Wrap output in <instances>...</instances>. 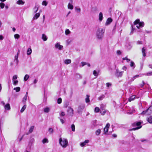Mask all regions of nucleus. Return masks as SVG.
I'll return each instance as SVG.
<instances>
[{
	"mask_svg": "<svg viewBox=\"0 0 152 152\" xmlns=\"http://www.w3.org/2000/svg\"><path fill=\"white\" fill-rule=\"evenodd\" d=\"M84 107L83 105H80L78 107V109L77 110V112L80 113L81 112H82L84 109Z\"/></svg>",
	"mask_w": 152,
	"mask_h": 152,
	"instance_id": "nucleus-7",
	"label": "nucleus"
},
{
	"mask_svg": "<svg viewBox=\"0 0 152 152\" xmlns=\"http://www.w3.org/2000/svg\"><path fill=\"white\" fill-rule=\"evenodd\" d=\"M62 102V99L61 98H59L57 100V103L58 104H60Z\"/></svg>",
	"mask_w": 152,
	"mask_h": 152,
	"instance_id": "nucleus-49",
	"label": "nucleus"
},
{
	"mask_svg": "<svg viewBox=\"0 0 152 152\" xmlns=\"http://www.w3.org/2000/svg\"><path fill=\"white\" fill-rule=\"evenodd\" d=\"M122 69L126 71L127 69V67L125 66H124L122 68Z\"/></svg>",
	"mask_w": 152,
	"mask_h": 152,
	"instance_id": "nucleus-61",
	"label": "nucleus"
},
{
	"mask_svg": "<svg viewBox=\"0 0 152 152\" xmlns=\"http://www.w3.org/2000/svg\"><path fill=\"white\" fill-rule=\"evenodd\" d=\"M112 19L110 18H108L107 20L105 23L106 25H108L110 24V23L112 21Z\"/></svg>",
	"mask_w": 152,
	"mask_h": 152,
	"instance_id": "nucleus-12",
	"label": "nucleus"
},
{
	"mask_svg": "<svg viewBox=\"0 0 152 152\" xmlns=\"http://www.w3.org/2000/svg\"><path fill=\"white\" fill-rule=\"evenodd\" d=\"M135 98V96H132L128 100L129 102H131L132 101L134 100Z\"/></svg>",
	"mask_w": 152,
	"mask_h": 152,
	"instance_id": "nucleus-28",
	"label": "nucleus"
},
{
	"mask_svg": "<svg viewBox=\"0 0 152 152\" xmlns=\"http://www.w3.org/2000/svg\"><path fill=\"white\" fill-rule=\"evenodd\" d=\"M145 75L147 76L152 75V72H148L146 73Z\"/></svg>",
	"mask_w": 152,
	"mask_h": 152,
	"instance_id": "nucleus-51",
	"label": "nucleus"
},
{
	"mask_svg": "<svg viewBox=\"0 0 152 152\" xmlns=\"http://www.w3.org/2000/svg\"><path fill=\"white\" fill-rule=\"evenodd\" d=\"M75 77L77 79H80L82 78V76L79 73H77L75 75Z\"/></svg>",
	"mask_w": 152,
	"mask_h": 152,
	"instance_id": "nucleus-13",
	"label": "nucleus"
},
{
	"mask_svg": "<svg viewBox=\"0 0 152 152\" xmlns=\"http://www.w3.org/2000/svg\"><path fill=\"white\" fill-rule=\"evenodd\" d=\"M110 124L109 123H107L106 126L104 128V134H106L107 132H108V129L109 128Z\"/></svg>",
	"mask_w": 152,
	"mask_h": 152,
	"instance_id": "nucleus-6",
	"label": "nucleus"
},
{
	"mask_svg": "<svg viewBox=\"0 0 152 152\" xmlns=\"http://www.w3.org/2000/svg\"><path fill=\"white\" fill-rule=\"evenodd\" d=\"M40 14L39 13H36L34 16L33 20H36L40 16Z\"/></svg>",
	"mask_w": 152,
	"mask_h": 152,
	"instance_id": "nucleus-15",
	"label": "nucleus"
},
{
	"mask_svg": "<svg viewBox=\"0 0 152 152\" xmlns=\"http://www.w3.org/2000/svg\"><path fill=\"white\" fill-rule=\"evenodd\" d=\"M38 10V7H37L36 6L34 8L33 10L34 13H36Z\"/></svg>",
	"mask_w": 152,
	"mask_h": 152,
	"instance_id": "nucleus-25",
	"label": "nucleus"
},
{
	"mask_svg": "<svg viewBox=\"0 0 152 152\" xmlns=\"http://www.w3.org/2000/svg\"><path fill=\"white\" fill-rule=\"evenodd\" d=\"M152 113V106H150L146 110L143 111L141 113L142 115H144L145 114H149Z\"/></svg>",
	"mask_w": 152,
	"mask_h": 152,
	"instance_id": "nucleus-3",
	"label": "nucleus"
},
{
	"mask_svg": "<svg viewBox=\"0 0 152 152\" xmlns=\"http://www.w3.org/2000/svg\"><path fill=\"white\" fill-rule=\"evenodd\" d=\"M18 55H16L15 56V59L14 60V62H15L16 64V65H17L18 63Z\"/></svg>",
	"mask_w": 152,
	"mask_h": 152,
	"instance_id": "nucleus-16",
	"label": "nucleus"
},
{
	"mask_svg": "<svg viewBox=\"0 0 152 152\" xmlns=\"http://www.w3.org/2000/svg\"><path fill=\"white\" fill-rule=\"evenodd\" d=\"M59 141L60 144L63 148H66L68 144V141L67 139L60 138Z\"/></svg>",
	"mask_w": 152,
	"mask_h": 152,
	"instance_id": "nucleus-2",
	"label": "nucleus"
},
{
	"mask_svg": "<svg viewBox=\"0 0 152 152\" xmlns=\"http://www.w3.org/2000/svg\"><path fill=\"white\" fill-rule=\"evenodd\" d=\"M146 120L150 124H152V116H148L146 118Z\"/></svg>",
	"mask_w": 152,
	"mask_h": 152,
	"instance_id": "nucleus-9",
	"label": "nucleus"
},
{
	"mask_svg": "<svg viewBox=\"0 0 152 152\" xmlns=\"http://www.w3.org/2000/svg\"><path fill=\"white\" fill-rule=\"evenodd\" d=\"M87 83V81L86 80H85L83 81V85H85Z\"/></svg>",
	"mask_w": 152,
	"mask_h": 152,
	"instance_id": "nucleus-64",
	"label": "nucleus"
},
{
	"mask_svg": "<svg viewBox=\"0 0 152 152\" xmlns=\"http://www.w3.org/2000/svg\"><path fill=\"white\" fill-rule=\"evenodd\" d=\"M47 2H46V1H43L42 3V4L43 5H45L46 6L47 5Z\"/></svg>",
	"mask_w": 152,
	"mask_h": 152,
	"instance_id": "nucleus-48",
	"label": "nucleus"
},
{
	"mask_svg": "<svg viewBox=\"0 0 152 152\" xmlns=\"http://www.w3.org/2000/svg\"><path fill=\"white\" fill-rule=\"evenodd\" d=\"M105 31L104 28H99L96 31V36L99 40H102Z\"/></svg>",
	"mask_w": 152,
	"mask_h": 152,
	"instance_id": "nucleus-1",
	"label": "nucleus"
},
{
	"mask_svg": "<svg viewBox=\"0 0 152 152\" xmlns=\"http://www.w3.org/2000/svg\"><path fill=\"white\" fill-rule=\"evenodd\" d=\"M93 74L95 76H97L98 75V73L96 70H94L93 71Z\"/></svg>",
	"mask_w": 152,
	"mask_h": 152,
	"instance_id": "nucleus-44",
	"label": "nucleus"
},
{
	"mask_svg": "<svg viewBox=\"0 0 152 152\" xmlns=\"http://www.w3.org/2000/svg\"><path fill=\"white\" fill-rule=\"evenodd\" d=\"M124 72L123 71H121L120 72L119 71V69H117L116 71V75L118 77H121L122 74H123Z\"/></svg>",
	"mask_w": 152,
	"mask_h": 152,
	"instance_id": "nucleus-5",
	"label": "nucleus"
},
{
	"mask_svg": "<svg viewBox=\"0 0 152 152\" xmlns=\"http://www.w3.org/2000/svg\"><path fill=\"white\" fill-rule=\"evenodd\" d=\"M145 83L143 81H142V83L140 85V86L142 88L144 85Z\"/></svg>",
	"mask_w": 152,
	"mask_h": 152,
	"instance_id": "nucleus-57",
	"label": "nucleus"
},
{
	"mask_svg": "<svg viewBox=\"0 0 152 152\" xmlns=\"http://www.w3.org/2000/svg\"><path fill=\"white\" fill-rule=\"evenodd\" d=\"M27 97H26V95H25L23 98L22 101L24 104H26V102L27 99Z\"/></svg>",
	"mask_w": 152,
	"mask_h": 152,
	"instance_id": "nucleus-19",
	"label": "nucleus"
},
{
	"mask_svg": "<svg viewBox=\"0 0 152 152\" xmlns=\"http://www.w3.org/2000/svg\"><path fill=\"white\" fill-rule=\"evenodd\" d=\"M4 108L6 110H10V106L9 104H7L4 106Z\"/></svg>",
	"mask_w": 152,
	"mask_h": 152,
	"instance_id": "nucleus-10",
	"label": "nucleus"
},
{
	"mask_svg": "<svg viewBox=\"0 0 152 152\" xmlns=\"http://www.w3.org/2000/svg\"><path fill=\"white\" fill-rule=\"evenodd\" d=\"M139 26L140 27H143L144 25V23L143 22H140L139 23Z\"/></svg>",
	"mask_w": 152,
	"mask_h": 152,
	"instance_id": "nucleus-32",
	"label": "nucleus"
},
{
	"mask_svg": "<svg viewBox=\"0 0 152 152\" xmlns=\"http://www.w3.org/2000/svg\"><path fill=\"white\" fill-rule=\"evenodd\" d=\"M17 76L16 75H14L13 77L12 80H16L17 78Z\"/></svg>",
	"mask_w": 152,
	"mask_h": 152,
	"instance_id": "nucleus-52",
	"label": "nucleus"
},
{
	"mask_svg": "<svg viewBox=\"0 0 152 152\" xmlns=\"http://www.w3.org/2000/svg\"><path fill=\"white\" fill-rule=\"evenodd\" d=\"M71 3H69L68 5V8L70 10H72L73 9V6L72 5V0H70Z\"/></svg>",
	"mask_w": 152,
	"mask_h": 152,
	"instance_id": "nucleus-11",
	"label": "nucleus"
},
{
	"mask_svg": "<svg viewBox=\"0 0 152 152\" xmlns=\"http://www.w3.org/2000/svg\"><path fill=\"white\" fill-rule=\"evenodd\" d=\"M42 39L44 41H46L47 40V37L45 34H42Z\"/></svg>",
	"mask_w": 152,
	"mask_h": 152,
	"instance_id": "nucleus-23",
	"label": "nucleus"
},
{
	"mask_svg": "<svg viewBox=\"0 0 152 152\" xmlns=\"http://www.w3.org/2000/svg\"><path fill=\"white\" fill-rule=\"evenodd\" d=\"M141 123L140 122H136V123H134V124H136V125L137 126H139L137 127L134 128L132 129L133 130H136L140 128H141L142 127V126H140V125L141 124Z\"/></svg>",
	"mask_w": 152,
	"mask_h": 152,
	"instance_id": "nucleus-4",
	"label": "nucleus"
},
{
	"mask_svg": "<svg viewBox=\"0 0 152 152\" xmlns=\"http://www.w3.org/2000/svg\"><path fill=\"white\" fill-rule=\"evenodd\" d=\"M26 104H24V106L22 107L21 109L20 110V112L22 113L23 112L24 110L26 108Z\"/></svg>",
	"mask_w": 152,
	"mask_h": 152,
	"instance_id": "nucleus-24",
	"label": "nucleus"
},
{
	"mask_svg": "<svg viewBox=\"0 0 152 152\" xmlns=\"http://www.w3.org/2000/svg\"><path fill=\"white\" fill-rule=\"evenodd\" d=\"M140 22V20L139 19L136 20L134 23V25H137L139 24Z\"/></svg>",
	"mask_w": 152,
	"mask_h": 152,
	"instance_id": "nucleus-45",
	"label": "nucleus"
},
{
	"mask_svg": "<svg viewBox=\"0 0 152 152\" xmlns=\"http://www.w3.org/2000/svg\"><path fill=\"white\" fill-rule=\"evenodd\" d=\"M29 76L28 75H25L24 77V80L25 81H27V80L29 78Z\"/></svg>",
	"mask_w": 152,
	"mask_h": 152,
	"instance_id": "nucleus-29",
	"label": "nucleus"
},
{
	"mask_svg": "<svg viewBox=\"0 0 152 152\" xmlns=\"http://www.w3.org/2000/svg\"><path fill=\"white\" fill-rule=\"evenodd\" d=\"M32 53V50L31 48H28L27 51V54L28 55H30Z\"/></svg>",
	"mask_w": 152,
	"mask_h": 152,
	"instance_id": "nucleus-22",
	"label": "nucleus"
},
{
	"mask_svg": "<svg viewBox=\"0 0 152 152\" xmlns=\"http://www.w3.org/2000/svg\"><path fill=\"white\" fill-rule=\"evenodd\" d=\"M68 111L71 113L72 115L73 114V110L72 108L71 107L69 108Z\"/></svg>",
	"mask_w": 152,
	"mask_h": 152,
	"instance_id": "nucleus-26",
	"label": "nucleus"
},
{
	"mask_svg": "<svg viewBox=\"0 0 152 152\" xmlns=\"http://www.w3.org/2000/svg\"><path fill=\"white\" fill-rule=\"evenodd\" d=\"M71 61L70 59H66L64 61V63L66 64H68L71 63Z\"/></svg>",
	"mask_w": 152,
	"mask_h": 152,
	"instance_id": "nucleus-20",
	"label": "nucleus"
},
{
	"mask_svg": "<svg viewBox=\"0 0 152 152\" xmlns=\"http://www.w3.org/2000/svg\"><path fill=\"white\" fill-rule=\"evenodd\" d=\"M4 37L2 35H0V40H2Z\"/></svg>",
	"mask_w": 152,
	"mask_h": 152,
	"instance_id": "nucleus-63",
	"label": "nucleus"
},
{
	"mask_svg": "<svg viewBox=\"0 0 152 152\" xmlns=\"http://www.w3.org/2000/svg\"><path fill=\"white\" fill-rule=\"evenodd\" d=\"M75 9L76 10H77L78 12H80L81 11V9L80 8H77L75 7Z\"/></svg>",
	"mask_w": 152,
	"mask_h": 152,
	"instance_id": "nucleus-54",
	"label": "nucleus"
},
{
	"mask_svg": "<svg viewBox=\"0 0 152 152\" xmlns=\"http://www.w3.org/2000/svg\"><path fill=\"white\" fill-rule=\"evenodd\" d=\"M89 96L88 95H86V103L89 102L90 100H89Z\"/></svg>",
	"mask_w": 152,
	"mask_h": 152,
	"instance_id": "nucleus-33",
	"label": "nucleus"
},
{
	"mask_svg": "<svg viewBox=\"0 0 152 152\" xmlns=\"http://www.w3.org/2000/svg\"><path fill=\"white\" fill-rule=\"evenodd\" d=\"M42 142L43 144H45V143H48V139L46 138H44L42 140Z\"/></svg>",
	"mask_w": 152,
	"mask_h": 152,
	"instance_id": "nucleus-34",
	"label": "nucleus"
},
{
	"mask_svg": "<svg viewBox=\"0 0 152 152\" xmlns=\"http://www.w3.org/2000/svg\"><path fill=\"white\" fill-rule=\"evenodd\" d=\"M18 80H15V81H14V82H13V84L14 85H16L18 84Z\"/></svg>",
	"mask_w": 152,
	"mask_h": 152,
	"instance_id": "nucleus-55",
	"label": "nucleus"
},
{
	"mask_svg": "<svg viewBox=\"0 0 152 152\" xmlns=\"http://www.w3.org/2000/svg\"><path fill=\"white\" fill-rule=\"evenodd\" d=\"M106 85L107 87H109L111 86V84L110 83H106Z\"/></svg>",
	"mask_w": 152,
	"mask_h": 152,
	"instance_id": "nucleus-53",
	"label": "nucleus"
},
{
	"mask_svg": "<svg viewBox=\"0 0 152 152\" xmlns=\"http://www.w3.org/2000/svg\"><path fill=\"white\" fill-rule=\"evenodd\" d=\"M34 128V126H32L30 127L29 131V133H31L33 132Z\"/></svg>",
	"mask_w": 152,
	"mask_h": 152,
	"instance_id": "nucleus-36",
	"label": "nucleus"
},
{
	"mask_svg": "<svg viewBox=\"0 0 152 152\" xmlns=\"http://www.w3.org/2000/svg\"><path fill=\"white\" fill-rule=\"evenodd\" d=\"M89 142V140H85L84 142L80 143V145L81 146L83 147L86 145V144L88 143Z\"/></svg>",
	"mask_w": 152,
	"mask_h": 152,
	"instance_id": "nucleus-14",
	"label": "nucleus"
},
{
	"mask_svg": "<svg viewBox=\"0 0 152 152\" xmlns=\"http://www.w3.org/2000/svg\"><path fill=\"white\" fill-rule=\"evenodd\" d=\"M101 133V130L100 129H98L95 132V133L96 135H99Z\"/></svg>",
	"mask_w": 152,
	"mask_h": 152,
	"instance_id": "nucleus-27",
	"label": "nucleus"
},
{
	"mask_svg": "<svg viewBox=\"0 0 152 152\" xmlns=\"http://www.w3.org/2000/svg\"><path fill=\"white\" fill-rule=\"evenodd\" d=\"M5 6V4L3 3H0V7H1V8L3 9L4 8V7Z\"/></svg>",
	"mask_w": 152,
	"mask_h": 152,
	"instance_id": "nucleus-47",
	"label": "nucleus"
},
{
	"mask_svg": "<svg viewBox=\"0 0 152 152\" xmlns=\"http://www.w3.org/2000/svg\"><path fill=\"white\" fill-rule=\"evenodd\" d=\"M100 109L99 107H96L95 108L94 111L95 112L97 113L99 111Z\"/></svg>",
	"mask_w": 152,
	"mask_h": 152,
	"instance_id": "nucleus-39",
	"label": "nucleus"
},
{
	"mask_svg": "<svg viewBox=\"0 0 152 152\" xmlns=\"http://www.w3.org/2000/svg\"><path fill=\"white\" fill-rule=\"evenodd\" d=\"M117 53L118 55H120L121 54V52L120 50H118L117 51Z\"/></svg>",
	"mask_w": 152,
	"mask_h": 152,
	"instance_id": "nucleus-59",
	"label": "nucleus"
},
{
	"mask_svg": "<svg viewBox=\"0 0 152 152\" xmlns=\"http://www.w3.org/2000/svg\"><path fill=\"white\" fill-rule=\"evenodd\" d=\"M105 105L103 104H102L100 105V109L101 110L105 109Z\"/></svg>",
	"mask_w": 152,
	"mask_h": 152,
	"instance_id": "nucleus-38",
	"label": "nucleus"
},
{
	"mask_svg": "<svg viewBox=\"0 0 152 152\" xmlns=\"http://www.w3.org/2000/svg\"><path fill=\"white\" fill-rule=\"evenodd\" d=\"M106 112V110L105 109L102 110V111H100V113L101 114V115H104Z\"/></svg>",
	"mask_w": 152,
	"mask_h": 152,
	"instance_id": "nucleus-30",
	"label": "nucleus"
},
{
	"mask_svg": "<svg viewBox=\"0 0 152 152\" xmlns=\"http://www.w3.org/2000/svg\"><path fill=\"white\" fill-rule=\"evenodd\" d=\"M81 64H82V66H83L84 65H87V63H86V62H81Z\"/></svg>",
	"mask_w": 152,
	"mask_h": 152,
	"instance_id": "nucleus-58",
	"label": "nucleus"
},
{
	"mask_svg": "<svg viewBox=\"0 0 152 152\" xmlns=\"http://www.w3.org/2000/svg\"><path fill=\"white\" fill-rule=\"evenodd\" d=\"M145 50H146L145 48H143L142 49V53L143 56L144 57H145L146 56Z\"/></svg>",
	"mask_w": 152,
	"mask_h": 152,
	"instance_id": "nucleus-21",
	"label": "nucleus"
},
{
	"mask_svg": "<svg viewBox=\"0 0 152 152\" xmlns=\"http://www.w3.org/2000/svg\"><path fill=\"white\" fill-rule=\"evenodd\" d=\"M65 115L64 113V112H61V113L60 114V115L61 116H64Z\"/></svg>",
	"mask_w": 152,
	"mask_h": 152,
	"instance_id": "nucleus-60",
	"label": "nucleus"
},
{
	"mask_svg": "<svg viewBox=\"0 0 152 152\" xmlns=\"http://www.w3.org/2000/svg\"><path fill=\"white\" fill-rule=\"evenodd\" d=\"M70 33V31L69 30V29H67L65 31V34L66 35H67L68 34H69Z\"/></svg>",
	"mask_w": 152,
	"mask_h": 152,
	"instance_id": "nucleus-46",
	"label": "nucleus"
},
{
	"mask_svg": "<svg viewBox=\"0 0 152 152\" xmlns=\"http://www.w3.org/2000/svg\"><path fill=\"white\" fill-rule=\"evenodd\" d=\"M48 131L50 133V134H52L53 132V129L52 128H50L49 129Z\"/></svg>",
	"mask_w": 152,
	"mask_h": 152,
	"instance_id": "nucleus-50",
	"label": "nucleus"
},
{
	"mask_svg": "<svg viewBox=\"0 0 152 152\" xmlns=\"http://www.w3.org/2000/svg\"><path fill=\"white\" fill-rule=\"evenodd\" d=\"M130 66L131 67H133V68L134 69L135 67V65L133 61H131L130 64Z\"/></svg>",
	"mask_w": 152,
	"mask_h": 152,
	"instance_id": "nucleus-31",
	"label": "nucleus"
},
{
	"mask_svg": "<svg viewBox=\"0 0 152 152\" xmlns=\"http://www.w3.org/2000/svg\"><path fill=\"white\" fill-rule=\"evenodd\" d=\"M139 76H140L139 75H135L132 78V81H133L134 79H135L136 78L139 77Z\"/></svg>",
	"mask_w": 152,
	"mask_h": 152,
	"instance_id": "nucleus-42",
	"label": "nucleus"
},
{
	"mask_svg": "<svg viewBox=\"0 0 152 152\" xmlns=\"http://www.w3.org/2000/svg\"><path fill=\"white\" fill-rule=\"evenodd\" d=\"M14 37L15 39H18L20 38V36L19 34H16L14 35Z\"/></svg>",
	"mask_w": 152,
	"mask_h": 152,
	"instance_id": "nucleus-41",
	"label": "nucleus"
},
{
	"mask_svg": "<svg viewBox=\"0 0 152 152\" xmlns=\"http://www.w3.org/2000/svg\"><path fill=\"white\" fill-rule=\"evenodd\" d=\"M105 97V96L104 95H102L100 96L98 98V99L99 100H102L103 98H104Z\"/></svg>",
	"mask_w": 152,
	"mask_h": 152,
	"instance_id": "nucleus-35",
	"label": "nucleus"
},
{
	"mask_svg": "<svg viewBox=\"0 0 152 152\" xmlns=\"http://www.w3.org/2000/svg\"><path fill=\"white\" fill-rule=\"evenodd\" d=\"M99 21H101L103 19V14L102 12H100L99 13Z\"/></svg>",
	"mask_w": 152,
	"mask_h": 152,
	"instance_id": "nucleus-17",
	"label": "nucleus"
},
{
	"mask_svg": "<svg viewBox=\"0 0 152 152\" xmlns=\"http://www.w3.org/2000/svg\"><path fill=\"white\" fill-rule=\"evenodd\" d=\"M55 48H58L59 50H61L63 48V46L60 45L59 43H57L55 45Z\"/></svg>",
	"mask_w": 152,
	"mask_h": 152,
	"instance_id": "nucleus-8",
	"label": "nucleus"
},
{
	"mask_svg": "<svg viewBox=\"0 0 152 152\" xmlns=\"http://www.w3.org/2000/svg\"><path fill=\"white\" fill-rule=\"evenodd\" d=\"M59 118L60 119L61 122V123L62 124H63L64 123V121L61 118Z\"/></svg>",
	"mask_w": 152,
	"mask_h": 152,
	"instance_id": "nucleus-56",
	"label": "nucleus"
},
{
	"mask_svg": "<svg viewBox=\"0 0 152 152\" xmlns=\"http://www.w3.org/2000/svg\"><path fill=\"white\" fill-rule=\"evenodd\" d=\"M137 44H142V42L138 41L137 42Z\"/></svg>",
	"mask_w": 152,
	"mask_h": 152,
	"instance_id": "nucleus-62",
	"label": "nucleus"
},
{
	"mask_svg": "<svg viewBox=\"0 0 152 152\" xmlns=\"http://www.w3.org/2000/svg\"><path fill=\"white\" fill-rule=\"evenodd\" d=\"M44 110L45 112L48 113L49 112L50 109L48 107H46L44 109Z\"/></svg>",
	"mask_w": 152,
	"mask_h": 152,
	"instance_id": "nucleus-40",
	"label": "nucleus"
},
{
	"mask_svg": "<svg viewBox=\"0 0 152 152\" xmlns=\"http://www.w3.org/2000/svg\"><path fill=\"white\" fill-rule=\"evenodd\" d=\"M71 127L72 131L75 132V125L74 124H72L71 126Z\"/></svg>",
	"mask_w": 152,
	"mask_h": 152,
	"instance_id": "nucleus-43",
	"label": "nucleus"
},
{
	"mask_svg": "<svg viewBox=\"0 0 152 152\" xmlns=\"http://www.w3.org/2000/svg\"><path fill=\"white\" fill-rule=\"evenodd\" d=\"M20 87H17L14 88V90H15L16 92H18L20 90Z\"/></svg>",
	"mask_w": 152,
	"mask_h": 152,
	"instance_id": "nucleus-37",
	"label": "nucleus"
},
{
	"mask_svg": "<svg viewBox=\"0 0 152 152\" xmlns=\"http://www.w3.org/2000/svg\"><path fill=\"white\" fill-rule=\"evenodd\" d=\"M17 4L19 5H23L24 4L25 2L22 0H19L16 2Z\"/></svg>",
	"mask_w": 152,
	"mask_h": 152,
	"instance_id": "nucleus-18",
	"label": "nucleus"
}]
</instances>
